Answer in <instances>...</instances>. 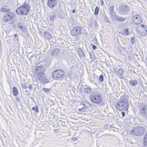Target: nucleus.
<instances>
[{
    "instance_id": "nucleus-1",
    "label": "nucleus",
    "mask_w": 147,
    "mask_h": 147,
    "mask_svg": "<svg viewBox=\"0 0 147 147\" xmlns=\"http://www.w3.org/2000/svg\"><path fill=\"white\" fill-rule=\"evenodd\" d=\"M129 106L127 98L125 96L121 97L120 100L116 104L115 107L117 110L121 111L123 110L127 111Z\"/></svg>"
},
{
    "instance_id": "nucleus-2",
    "label": "nucleus",
    "mask_w": 147,
    "mask_h": 147,
    "mask_svg": "<svg viewBox=\"0 0 147 147\" xmlns=\"http://www.w3.org/2000/svg\"><path fill=\"white\" fill-rule=\"evenodd\" d=\"M30 6L25 1L24 4L16 10V13L20 16L27 15L30 10Z\"/></svg>"
},
{
    "instance_id": "nucleus-3",
    "label": "nucleus",
    "mask_w": 147,
    "mask_h": 147,
    "mask_svg": "<svg viewBox=\"0 0 147 147\" xmlns=\"http://www.w3.org/2000/svg\"><path fill=\"white\" fill-rule=\"evenodd\" d=\"M53 79L58 80H63L65 76L64 71L61 69H57L54 71L52 74Z\"/></svg>"
},
{
    "instance_id": "nucleus-4",
    "label": "nucleus",
    "mask_w": 147,
    "mask_h": 147,
    "mask_svg": "<svg viewBox=\"0 0 147 147\" xmlns=\"http://www.w3.org/2000/svg\"><path fill=\"white\" fill-rule=\"evenodd\" d=\"M145 129L144 127L141 126H137L133 128L130 131V133L134 135L140 136L143 135L145 132Z\"/></svg>"
},
{
    "instance_id": "nucleus-5",
    "label": "nucleus",
    "mask_w": 147,
    "mask_h": 147,
    "mask_svg": "<svg viewBox=\"0 0 147 147\" xmlns=\"http://www.w3.org/2000/svg\"><path fill=\"white\" fill-rule=\"evenodd\" d=\"M37 79L42 83L46 84L49 82V80L43 72H39L37 74Z\"/></svg>"
},
{
    "instance_id": "nucleus-6",
    "label": "nucleus",
    "mask_w": 147,
    "mask_h": 147,
    "mask_svg": "<svg viewBox=\"0 0 147 147\" xmlns=\"http://www.w3.org/2000/svg\"><path fill=\"white\" fill-rule=\"evenodd\" d=\"M82 28L80 26L74 27L70 31L71 35L73 36H76L82 34Z\"/></svg>"
},
{
    "instance_id": "nucleus-7",
    "label": "nucleus",
    "mask_w": 147,
    "mask_h": 147,
    "mask_svg": "<svg viewBox=\"0 0 147 147\" xmlns=\"http://www.w3.org/2000/svg\"><path fill=\"white\" fill-rule=\"evenodd\" d=\"M24 25L23 23L18 21L13 25V27L20 29L23 32L26 33L27 32V30Z\"/></svg>"
},
{
    "instance_id": "nucleus-8",
    "label": "nucleus",
    "mask_w": 147,
    "mask_h": 147,
    "mask_svg": "<svg viewBox=\"0 0 147 147\" xmlns=\"http://www.w3.org/2000/svg\"><path fill=\"white\" fill-rule=\"evenodd\" d=\"M14 13L11 11L6 13L3 16L2 20L5 22L11 21L14 17Z\"/></svg>"
},
{
    "instance_id": "nucleus-9",
    "label": "nucleus",
    "mask_w": 147,
    "mask_h": 147,
    "mask_svg": "<svg viewBox=\"0 0 147 147\" xmlns=\"http://www.w3.org/2000/svg\"><path fill=\"white\" fill-rule=\"evenodd\" d=\"M90 99L92 102L95 103H99L101 102L100 95L97 93H94L92 94Z\"/></svg>"
},
{
    "instance_id": "nucleus-10",
    "label": "nucleus",
    "mask_w": 147,
    "mask_h": 147,
    "mask_svg": "<svg viewBox=\"0 0 147 147\" xmlns=\"http://www.w3.org/2000/svg\"><path fill=\"white\" fill-rule=\"evenodd\" d=\"M140 113L142 117L147 119V104H145L139 108Z\"/></svg>"
},
{
    "instance_id": "nucleus-11",
    "label": "nucleus",
    "mask_w": 147,
    "mask_h": 147,
    "mask_svg": "<svg viewBox=\"0 0 147 147\" xmlns=\"http://www.w3.org/2000/svg\"><path fill=\"white\" fill-rule=\"evenodd\" d=\"M118 11L122 14L126 15L127 14L129 9L127 5H121L119 7Z\"/></svg>"
},
{
    "instance_id": "nucleus-12",
    "label": "nucleus",
    "mask_w": 147,
    "mask_h": 147,
    "mask_svg": "<svg viewBox=\"0 0 147 147\" xmlns=\"http://www.w3.org/2000/svg\"><path fill=\"white\" fill-rule=\"evenodd\" d=\"M137 30L142 35L145 36L147 33V27L144 25H140L138 27Z\"/></svg>"
},
{
    "instance_id": "nucleus-13",
    "label": "nucleus",
    "mask_w": 147,
    "mask_h": 147,
    "mask_svg": "<svg viewBox=\"0 0 147 147\" xmlns=\"http://www.w3.org/2000/svg\"><path fill=\"white\" fill-rule=\"evenodd\" d=\"M58 4L57 0H48L47 6L51 9H53Z\"/></svg>"
},
{
    "instance_id": "nucleus-14",
    "label": "nucleus",
    "mask_w": 147,
    "mask_h": 147,
    "mask_svg": "<svg viewBox=\"0 0 147 147\" xmlns=\"http://www.w3.org/2000/svg\"><path fill=\"white\" fill-rule=\"evenodd\" d=\"M133 20L134 24L136 25L140 24L142 22V19L140 16L137 15L134 16Z\"/></svg>"
},
{
    "instance_id": "nucleus-15",
    "label": "nucleus",
    "mask_w": 147,
    "mask_h": 147,
    "mask_svg": "<svg viewBox=\"0 0 147 147\" xmlns=\"http://www.w3.org/2000/svg\"><path fill=\"white\" fill-rule=\"evenodd\" d=\"M124 73L123 71L121 68H120L119 69L118 71L115 73V74L117 75V74H119V77L123 79L124 78V77H123Z\"/></svg>"
},
{
    "instance_id": "nucleus-16",
    "label": "nucleus",
    "mask_w": 147,
    "mask_h": 147,
    "mask_svg": "<svg viewBox=\"0 0 147 147\" xmlns=\"http://www.w3.org/2000/svg\"><path fill=\"white\" fill-rule=\"evenodd\" d=\"M114 6H112L109 7V11L111 15V17L112 19L116 15L114 11Z\"/></svg>"
},
{
    "instance_id": "nucleus-17",
    "label": "nucleus",
    "mask_w": 147,
    "mask_h": 147,
    "mask_svg": "<svg viewBox=\"0 0 147 147\" xmlns=\"http://www.w3.org/2000/svg\"><path fill=\"white\" fill-rule=\"evenodd\" d=\"M78 53L80 58H83L85 56L84 52L80 48L78 49Z\"/></svg>"
},
{
    "instance_id": "nucleus-18",
    "label": "nucleus",
    "mask_w": 147,
    "mask_h": 147,
    "mask_svg": "<svg viewBox=\"0 0 147 147\" xmlns=\"http://www.w3.org/2000/svg\"><path fill=\"white\" fill-rule=\"evenodd\" d=\"M60 52L59 49H55L51 51V55L54 56H56Z\"/></svg>"
},
{
    "instance_id": "nucleus-19",
    "label": "nucleus",
    "mask_w": 147,
    "mask_h": 147,
    "mask_svg": "<svg viewBox=\"0 0 147 147\" xmlns=\"http://www.w3.org/2000/svg\"><path fill=\"white\" fill-rule=\"evenodd\" d=\"M112 20H116L120 22H123L125 20V18L121 17H119L118 15H116L114 18L112 19Z\"/></svg>"
},
{
    "instance_id": "nucleus-20",
    "label": "nucleus",
    "mask_w": 147,
    "mask_h": 147,
    "mask_svg": "<svg viewBox=\"0 0 147 147\" xmlns=\"http://www.w3.org/2000/svg\"><path fill=\"white\" fill-rule=\"evenodd\" d=\"M43 35L44 37L48 40H50L52 38L51 34L47 31H45L44 32Z\"/></svg>"
},
{
    "instance_id": "nucleus-21",
    "label": "nucleus",
    "mask_w": 147,
    "mask_h": 147,
    "mask_svg": "<svg viewBox=\"0 0 147 147\" xmlns=\"http://www.w3.org/2000/svg\"><path fill=\"white\" fill-rule=\"evenodd\" d=\"M130 85L132 86H136L138 84V82L137 80H130L129 81Z\"/></svg>"
},
{
    "instance_id": "nucleus-22",
    "label": "nucleus",
    "mask_w": 147,
    "mask_h": 147,
    "mask_svg": "<svg viewBox=\"0 0 147 147\" xmlns=\"http://www.w3.org/2000/svg\"><path fill=\"white\" fill-rule=\"evenodd\" d=\"M108 107L107 104V103L102 102V109L103 111L105 112V110L107 109Z\"/></svg>"
},
{
    "instance_id": "nucleus-23",
    "label": "nucleus",
    "mask_w": 147,
    "mask_h": 147,
    "mask_svg": "<svg viewBox=\"0 0 147 147\" xmlns=\"http://www.w3.org/2000/svg\"><path fill=\"white\" fill-rule=\"evenodd\" d=\"M110 70L113 73H117V67L116 66H112L111 67Z\"/></svg>"
},
{
    "instance_id": "nucleus-24",
    "label": "nucleus",
    "mask_w": 147,
    "mask_h": 147,
    "mask_svg": "<svg viewBox=\"0 0 147 147\" xmlns=\"http://www.w3.org/2000/svg\"><path fill=\"white\" fill-rule=\"evenodd\" d=\"M12 90L13 95L15 96H17L18 94V91L17 89L15 87H13Z\"/></svg>"
},
{
    "instance_id": "nucleus-25",
    "label": "nucleus",
    "mask_w": 147,
    "mask_h": 147,
    "mask_svg": "<svg viewBox=\"0 0 147 147\" xmlns=\"http://www.w3.org/2000/svg\"><path fill=\"white\" fill-rule=\"evenodd\" d=\"M144 145L145 146H147V132L146 133L143 138Z\"/></svg>"
},
{
    "instance_id": "nucleus-26",
    "label": "nucleus",
    "mask_w": 147,
    "mask_h": 147,
    "mask_svg": "<svg viewBox=\"0 0 147 147\" xmlns=\"http://www.w3.org/2000/svg\"><path fill=\"white\" fill-rule=\"evenodd\" d=\"M43 69V67L41 65L38 66L36 68V71H39V72H42V70Z\"/></svg>"
},
{
    "instance_id": "nucleus-27",
    "label": "nucleus",
    "mask_w": 147,
    "mask_h": 147,
    "mask_svg": "<svg viewBox=\"0 0 147 147\" xmlns=\"http://www.w3.org/2000/svg\"><path fill=\"white\" fill-rule=\"evenodd\" d=\"M56 18V16L55 14H53L51 15L50 16V20L52 22H53Z\"/></svg>"
},
{
    "instance_id": "nucleus-28",
    "label": "nucleus",
    "mask_w": 147,
    "mask_h": 147,
    "mask_svg": "<svg viewBox=\"0 0 147 147\" xmlns=\"http://www.w3.org/2000/svg\"><path fill=\"white\" fill-rule=\"evenodd\" d=\"M1 11L2 12L7 13L11 11H10L9 9H7L3 7H2L1 8Z\"/></svg>"
},
{
    "instance_id": "nucleus-29",
    "label": "nucleus",
    "mask_w": 147,
    "mask_h": 147,
    "mask_svg": "<svg viewBox=\"0 0 147 147\" xmlns=\"http://www.w3.org/2000/svg\"><path fill=\"white\" fill-rule=\"evenodd\" d=\"M84 91L87 94H89L91 92V90L89 88H86L84 89Z\"/></svg>"
},
{
    "instance_id": "nucleus-30",
    "label": "nucleus",
    "mask_w": 147,
    "mask_h": 147,
    "mask_svg": "<svg viewBox=\"0 0 147 147\" xmlns=\"http://www.w3.org/2000/svg\"><path fill=\"white\" fill-rule=\"evenodd\" d=\"M124 31V33H122V34H124L125 35H128L129 33V29L128 28H126L123 30Z\"/></svg>"
},
{
    "instance_id": "nucleus-31",
    "label": "nucleus",
    "mask_w": 147,
    "mask_h": 147,
    "mask_svg": "<svg viewBox=\"0 0 147 147\" xmlns=\"http://www.w3.org/2000/svg\"><path fill=\"white\" fill-rule=\"evenodd\" d=\"M32 110L33 111H35L36 113H38L39 112L38 106L37 105H36L35 107H32Z\"/></svg>"
},
{
    "instance_id": "nucleus-32",
    "label": "nucleus",
    "mask_w": 147,
    "mask_h": 147,
    "mask_svg": "<svg viewBox=\"0 0 147 147\" xmlns=\"http://www.w3.org/2000/svg\"><path fill=\"white\" fill-rule=\"evenodd\" d=\"M42 90L45 92L47 93L50 92L51 89L50 88H42Z\"/></svg>"
},
{
    "instance_id": "nucleus-33",
    "label": "nucleus",
    "mask_w": 147,
    "mask_h": 147,
    "mask_svg": "<svg viewBox=\"0 0 147 147\" xmlns=\"http://www.w3.org/2000/svg\"><path fill=\"white\" fill-rule=\"evenodd\" d=\"M56 14L57 15V16L58 17H59V18H63V16L62 15V11H58L57 13Z\"/></svg>"
},
{
    "instance_id": "nucleus-34",
    "label": "nucleus",
    "mask_w": 147,
    "mask_h": 147,
    "mask_svg": "<svg viewBox=\"0 0 147 147\" xmlns=\"http://www.w3.org/2000/svg\"><path fill=\"white\" fill-rule=\"evenodd\" d=\"M86 108H87V107L85 106L82 108L79 109L78 110L81 112H83L85 111Z\"/></svg>"
},
{
    "instance_id": "nucleus-35",
    "label": "nucleus",
    "mask_w": 147,
    "mask_h": 147,
    "mask_svg": "<svg viewBox=\"0 0 147 147\" xmlns=\"http://www.w3.org/2000/svg\"><path fill=\"white\" fill-rule=\"evenodd\" d=\"M99 11V8L97 6L96 7L95 9L94 14L95 16H97L98 15Z\"/></svg>"
},
{
    "instance_id": "nucleus-36",
    "label": "nucleus",
    "mask_w": 147,
    "mask_h": 147,
    "mask_svg": "<svg viewBox=\"0 0 147 147\" xmlns=\"http://www.w3.org/2000/svg\"><path fill=\"white\" fill-rule=\"evenodd\" d=\"M93 22V20L92 18H91L89 21V25L90 26H92Z\"/></svg>"
},
{
    "instance_id": "nucleus-37",
    "label": "nucleus",
    "mask_w": 147,
    "mask_h": 147,
    "mask_svg": "<svg viewBox=\"0 0 147 147\" xmlns=\"http://www.w3.org/2000/svg\"><path fill=\"white\" fill-rule=\"evenodd\" d=\"M100 67H101V65L99 63H97L96 65V68L98 69L100 71H101L100 69Z\"/></svg>"
},
{
    "instance_id": "nucleus-38",
    "label": "nucleus",
    "mask_w": 147,
    "mask_h": 147,
    "mask_svg": "<svg viewBox=\"0 0 147 147\" xmlns=\"http://www.w3.org/2000/svg\"><path fill=\"white\" fill-rule=\"evenodd\" d=\"M111 127V125L109 124H106L105 125V127L106 129L110 128Z\"/></svg>"
},
{
    "instance_id": "nucleus-39",
    "label": "nucleus",
    "mask_w": 147,
    "mask_h": 147,
    "mask_svg": "<svg viewBox=\"0 0 147 147\" xmlns=\"http://www.w3.org/2000/svg\"><path fill=\"white\" fill-rule=\"evenodd\" d=\"M107 64L105 62V61H102V67L103 68L104 67H105V66H106Z\"/></svg>"
},
{
    "instance_id": "nucleus-40",
    "label": "nucleus",
    "mask_w": 147,
    "mask_h": 147,
    "mask_svg": "<svg viewBox=\"0 0 147 147\" xmlns=\"http://www.w3.org/2000/svg\"><path fill=\"white\" fill-rule=\"evenodd\" d=\"M22 87V88L24 89H26L27 88V86H26V84H21Z\"/></svg>"
},
{
    "instance_id": "nucleus-41",
    "label": "nucleus",
    "mask_w": 147,
    "mask_h": 147,
    "mask_svg": "<svg viewBox=\"0 0 147 147\" xmlns=\"http://www.w3.org/2000/svg\"><path fill=\"white\" fill-rule=\"evenodd\" d=\"M130 41L132 44L134 43L135 40L134 37H133L130 38Z\"/></svg>"
},
{
    "instance_id": "nucleus-42",
    "label": "nucleus",
    "mask_w": 147,
    "mask_h": 147,
    "mask_svg": "<svg viewBox=\"0 0 147 147\" xmlns=\"http://www.w3.org/2000/svg\"><path fill=\"white\" fill-rule=\"evenodd\" d=\"M105 21L106 22L110 23L109 20V18L108 17H106V16H105Z\"/></svg>"
},
{
    "instance_id": "nucleus-43",
    "label": "nucleus",
    "mask_w": 147,
    "mask_h": 147,
    "mask_svg": "<svg viewBox=\"0 0 147 147\" xmlns=\"http://www.w3.org/2000/svg\"><path fill=\"white\" fill-rule=\"evenodd\" d=\"M71 139L72 140V141H76L77 140H78V139L77 138H75V137H72L71 138Z\"/></svg>"
},
{
    "instance_id": "nucleus-44",
    "label": "nucleus",
    "mask_w": 147,
    "mask_h": 147,
    "mask_svg": "<svg viewBox=\"0 0 147 147\" xmlns=\"http://www.w3.org/2000/svg\"><path fill=\"white\" fill-rule=\"evenodd\" d=\"M117 50L119 53H121L122 51L119 47H118L117 49Z\"/></svg>"
},
{
    "instance_id": "nucleus-45",
    "label": "nucleus",
    "mask_w": 147,
    "mask_h": 147,
    "mask_svg": "<svg viewBox=\"0 0 147 147\" xmlns=\"http://www.w3.org/2000/svg\"><path fill=\"white\" fill-rule=\"evenodd\" d=\"M28 88L30 90H32V84H30L28 86Z\"/></svg>"
},
{
    "instance_id": "nucleus-46",
    "label": "nucleus",
    "mask_w": 147,
    "mask_h": 147,
    "mask_svg": "<svg viewBox=\"0 0 147 147\" xmlns=\"http://www.w3.org/2000/svg\"><path fill=\"white\" fill-rule=\"evenodd\" d=\"M90 58L92 59H94V55H93V53H92V54H91L90 55Z\"/></svg>"
},
{
    "instance_id": "nucleus-47",
    "label": "nucleus",
    "mask_w": 147,
    "mask_h": 147,
    "mask_svg": "<svg viewBox=\"0 0 147 147\" xmlns=\"http://www.w3.org/2000/svg\"><path fill=\"white\" fill-rule=\"evenodd\" d=\"M16 99L17 102H20V99L18 97H16Z\"/></svg>"
},
{
    "instance_id": "nucleus-48",
    "label": "nucleus",
    "mask_w": 147,
    "mask_h": 147,
    "mask_svg": "<svg viewBox=\"0 0 147 147\" xmlns=\"http://www.w3.org/2000/svg\"><path fill=\"white\" fill-rule=\"evenodd\" d=\"M92 48L93 49L95 50L96 48V47L94 45H92Z\"/></svg>"
},
{
    "instance_id": "nucleus-49",
    "label": "nucleus",
    "mask_w": 147,
    "mask_h": 147,
    "mask_svg": "<svg viewBox=\"0 0 147 147\" xmlns=\"http://www.w3.org/2000/svg\"><path fill=\"white\" fill-rule=\"evenodd\" d=\"M99 82L100 83L101 82V75L99 76V78L98 79Z\"/></svg>"
},
{
    "instance_id": "nucleus-50",
    "label": "nucleus",
    "mask_w": 147,
    "mask_h": 147,
    "mask_svg": "<svg viewBox=\"0 0 147 147\" xmlns=\"http://www.w3.org/2000/svg\"><path fill=\"white\" fill-rule=\"evenodd\" d=\"M121 114L122 115V117H124L125 116V113L124 112H122L121 113Z\"/></svg>"
},
{
    "instance_id": "nucleus-51",
    "label": "nucleus",
    "mask_w": 147,
    "mask_h": 147,
    "mask_svg": "<svg viewBox=\"0 0 147 147\" xmlns=\"http://www.w3.org/2000/svg\"><path fill=\"white\" fill-rule=\"evenodd\" d=\"M61 125L63 126H65V122H61Z\"/></svg>"
},
{
    "instance_id": "nucleus-52",
    "label": "nucleus",
    "mask_w": 147,
    "mask_h": 147,
    "mask_svg": "<svg viewBox=\"0 0 147 147\" xmlns=\"http://www.w3.org/2000/svg\"><path fill=\"white\" fill-rule=\"evenodd\" d=\"M54 131L55 133H58V129H55L54 130Z\"/></svg>"
},
{
    "instance_id": "nucleus-53",
    "label": "nucleus",
    "mask_w": 147,
    "mask_h": 147,
    "mask_svg": "<svg viewBox=\"0 0 147 147\" xmlns=\"http://www.w3.org/2000/svg\"><path fill=\"white\" fill-rule=\"evenodd\" d=\"M104 80V77L103 75L102 74V82Z\"/></svg>"
},
{
    "instance_id": "nucleus-54",
    "label": "nucleus",
    "mask_w": 147,
    "mask_h": 147,
    "mask_svg": "<svg viewBox=\"0 0 147 147\" xmlns=\"http://www.w3.org/2000/svg\"><path fill=\"white\" fill-rule=\"evenodd\" d=\"M76 11V10L75 9H73L72 10V12L73 13H75Z\"/></svg>"
},
{
    "instance_id": "nucleus-55",
    "label": "nucleus",
    "mask_w": 147,
    "mask_h": 147,
    "mask_svg": "<svg viewBox=\"0 0 147 147\" xmlns=\"http://www.w3.org/2000/svg\"><path fill=\"white\" fill-rule=\"evenodd\" d=\"M14 22V20H13L12 21V22H10V24H12Z\"/></svg>"
},
{
    "instance_id": "nucleus-56",
    "label": "nucleus",
    "mask_w": 147,
    "mask_h": 147,
    "mask_svg": "<svg viewBox=\"0 0 147 147\" xmlns=\"http://www.w3.org/2000/svg\"><path fill=\"white\" fill-rule=\"evenodd\" d=\"M104 4V2L103 0H102V5H103Z\"/></svg>"
},
{
    "instance_id": "nucleus-57",
    "label": "nucleus",
    "mask_w": 147,
    "mask_h": 147,
    "mask_svg": "<svg viewBox=\"0 0 147 147\" xmlns=\"http://www.w3.org/2000/svg\"><path fill=\"white\" fill-rule=\"evenodd\" d=\"M25 92L26 93H28V91L27 90H25Z\"/></svg>"
},
{
    "instance_id": "nucleus-58",
    "label": "nucleus",
    "mask_w": 147,
    "mask_h": 147,
    "mask_svg": "<svg viewBox=\"0 0 147 147\" xmlns=\"http://www.w3.org/2000/svg\"><path fill=\"white\" fill-rule=\"evenodd\" d=\"M89 52V54L90 55L91 54H92V53H91L90 52Z\"/></svg>"
},
{
    "instance_id": "nucleus-59",
    "label": "nucleus",
    "mask_w": 147,
    "mask_h": 147,
    "mask_svg": "<svg viewBox=\"0 0 147 147\" xmlns=\"http://www.w3.org/2000/svg\"><path fill=\"white\" fill-rule=\"evenodd\" d=\"M17 34H16L14 35V37H15L17 36Z\"/></svg>"
},
{
    "instance_id": "nucleus-60",
    "label": "nucleus",
    "mask_w": 147,
    "mask_h": 147,
    "mask_svg": "<svg viewBox=\"0 0 147 147\" xmlns=\"http://www.w3.org/2000/svg\"><path fill=\"white\" fill-rule=\"evenodd\" d=\"M94 39V40H95L96 41H97V39L96 38H95Z\"/></svg>"
},
{
    "instance_id": "nucleus-61",
    "label": "nucleus",
    "mask_w": 147,
    "mask_h": 147,
    "mask_svg": "<svg viewBox=\"0 0 147 147\" xmlns=\"http://www.w3.org/2000/svg\"><path fill=\"white\" fill-rule=\"evenodd\" d=\"M100 3H101V0H100Z\"/></svg>"
},
{
    "instance_id": "nucleus-62",
    "label": "nucleus",
    "mask_w": 147,
    "mask_h": 147,
    "mask_svg": "<svg viewBox=\"0 0 147 147\" xmlns=\"http://www.w3.org/2000/svg\"><path fill=\"white\" fill-rule=\"evenodd\" d=\"M82 104L83 105H84V106H85L84 105V104H83V103H82Z\"/></svg>"
},
{
    "instance_id": "nucleus-63",
    "label": "nucleus",
    "mask_w": 147,
    "mask_h": 147,
    "mask_svg": "<svg viewBox=\"0 0 147 147\" xmlns=\"http://www.w3.org/2000/svg\"><path fill=\"white\" fill-rule=\"evenodd\" d=\"M130 71L131 72H132V70L131 69H130Z\"/></svg>"
},
{
    "instance_id": "nucleus-64",
    "label": "nucleus",
    "mask_w": 147,
    "mask_h": 147,
    "mask_svg": "<svg viewBox=\"0 0 147 147\" xmlns=\"http://www.w3.org/2000/svg\"><path fill=\"white\" fill-rule=\"evenodd\" d=\"M133 72L134 73H135V72H134V71H133Z\"/></svg>"
}]
</instances>
